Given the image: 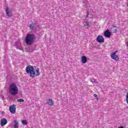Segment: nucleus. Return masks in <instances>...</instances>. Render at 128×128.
Wrapping results in <instances>:
<instances>
[{"mask_svg": "<svg viewBox=\"0 0 128 128\" xmlns=\"http://www.w3.org/2000/svg\"><path fill=\"white\" fill-rule=\"evenodd\" d=\"M26 74L30 75V78H34L35 76H38L40 74V68L33 67L32 66H28L26 69Z\"/></svg>", "mask_w": 128, "mask_h": 128, "instance_id": "obj_1", "label": "nucleus"}, {"mask_svg": "<svg viewBox=\"0 0 128 128\" xmlns=\"http://www.w3.org/2000/svg\"><path fill=\"white\" fill-rule=\"evenodd\" d=\"M9 92L12 96H16L18 94V88L16 84L12 83L10 86Z\"/></svg>", "mask_w": 128, "mask_h": 128, "instance_id": "obj_2", "label": "nucleus"}, {"mask_svg": "<svg viewBox=\"0 0 128 128\" xmlns=\"http://www.w3.org/2000/svg\"><path fill=\"white\" fill-rule=\"evenodd\" d=\"M36 40V36L32 34H28L26 38V44H32Z\"/></svg>", "mask_w": 128, "mask_h": 128, "instance_id": "obj_3", "label": "nucleus"}, {"mask_svg": "<svg viewBox=\"0 0 128 128\" xmlns=\"http://www.w3.org/2000/svg\"><path fill=\"white\" fill-rule=\"evenodd\" d=\"M116 52H118V51H115L112 54H110V58H112V60H118L120 58H118V56L116 55Z\"/></svg>", "mask_w": 128, "mask_h": 128, "instance_id": "obj_4", "label": "nucleus"}, {"mask_svg": "<svg viewBox=\"0 0 128 128\" xmlns=\"http://www.w3.org/2000/svg\"><path fill=\"white\" fill-rule=\"evenodd\" d=\"M16 105L14 104L10 106L9 110L10 112H11V114H14V113L16 112Z\"/></svg>", "mask_w": 128, "mask_h": 128, "instance_id": "obj_5", "label": "nucleus"}, {"mask_svg": "<svg viewBox=\"0 0 128 128\" xmlns=\"http://www.w3.org/2000/svg\"><path fill=\"white\" fill-rule=\"evenodd\" d=\"M96 40V42H104V37H102V36L99 35L98 36Z\"/></svg>", "mask_w": 128, "mask_h": 128, "instance_id": "obj_6", "label": "nucleus"}, {"mask_svg": "<svg viewBox=\"0 0 128 128\" xmlns=\"http://www.w3.org/2000/svg\"><path fill=\"white\" fill-rule=\"evenodd\" d=\"M8 124V120H6V118H3L1 119L0 120V126H4L6 124Z\"/></svg>", "mask_w": 128, "mask_h": 128, "instance_id": "obj_7", "label": "nucleus"}, {"mask_svg": "<svg viewBox=\"0 0 128 128\" xmlns=\"http://www.w3.org/2000/svg\"><path fill=\"white\" fill-rule=\"evenodd\" d=\"M6 14H7L8 16H12V11L10 10V8H8V7L6 8Z\"/></svg>", "mask_w": 128, "mask_h": 128, "instance_id": "obj_8", "label": "nucleus"}, {"mask_svg": "<svg viewBox=\"0 0 128 128\" xmlns=\"http://www.w3.org/2000/svg\"><path fill=\"white\" fill-rule=\"evenodd\" d=\"M104 36L106 38H110V36H112V34L108 30H106L104 32Z\"/></svg>", "mask_w": 128, "mask_h": 128, "instance_id": "obj_9", "label": "nucleus"}, {"mask_svg": "<svg viewBox=\"0 0 128 128\" xmlns=\"http://www.w3.org/2000/svg\"><path fill=\"white\" fill-rule=\"evenodd\" d=\"M46 104H48V106H54V100H52V98H49Z\"/></svg>", "mask_w": 128, "mask_h": 128, "instance_id": "obj_10", "label": "nucleus"}, {"mask_svg": "<svg viewBox=\"0 0 128 128\" xmlns=\"http://www.w3.org/2000/svg\"><path fill=\"white\" fill-rule=\"evenodd\" d=\"M81 62L82 64H86L88 62V58H86V56H82L81 58Z\"/></svg>", "mask_w": 128, "mask_h": 128, "instance_id": "obj_11", "label": "nucleus"}, {"mask_svg": "<svg viewBox=\"0 0 128 128\" xmlns=\"http://www.w3.org/2000/svg\"><path fill=\"white\" fill-rule=\"evenodd\" d=\"M14 128H18V122L16 120H14Z\"/></svg>", "mask_w": 128, "mask_h": 128, "instance_id": "obj_12", "label": "nucleus"}, {"mask_svg": "<svg viewBox=\"0 0 128 128\" xmlns=\"http://www.w3.org/2000/svg\"><path fill=\"white\" fill-rule=\"evenodd\" d=\"M34 26H36L35 23H32L30 26V30H34Z\"/></svg>", "mask_w": 128, "mask_h": 128, "instance_id": "obj_13", "label": "nucleus"}, {"mask_svg": "<svg viewBox=\"0 0 128 128\" xmlns=\"http://www.w3.org/2000/svg\"><path fill=\"white\" fill-rule=\"evenodd\" d=\"M18 102H24V99L22 98H20V99H18L17 100Z\"/></svg>", "mask_w": 128, "mask_h": 128, "instance_id": "obj_14", "label": "nucleus"}, {"mask_svg": "<svg viewBox=\"0 0 128 128\" xmlns=\"http://www.w3.org/2000/svg\"><path fill=\"white\" fill-rule=\"evenodd\" d=\"M22 124L26 125L28 124V122H26V120H22Z\"/></svg>", "mask_w": 128, "mask_h": 128, "instance_id": "obj_15", "label": "nucleus"}, {"mask_svg": "<svg viewBox=\"0 0 128 128\" xmlns=\"http://www.w3.org/2000/svg\"><path fill=\"white\" fill-rule=\"evenodd\" d=\"M84 26H90V22L88 21H86Z\"/></svg>", "mask_w": 128, "mask_h": 128, "instance_id": "obj_16", "label": "nucleus"}, {"mask_svg": "<svg viewBox=\"0 0 128 128\" xmlns=\"http://www.w3.org/2000/svg\"><path fill=\"white\" fill-rule=\"evenodd\" d=\"M91 82H96L94 79H90Z\"/></svg>", "mask_w": 128, "mask_h": 128, "instance_id": "obj_17", "label": "nucleus"}, {"mask_svg": "<svg viewBox=\"0 0 128 128\" xmlns=\"http://www.w3.org/2000/svg\"><path fill=\"white\" fill-rule=\"evenodd\" d=\"M83 2L84 4H86V2H88V0H83Z\"/></svg>", "mask_w": 128, "mask_h": 128, "instance_id": "obj_18", "label": "nucleus"}, {"mask_svg": "<svg viewBox=\"0 0 128 128\" xmlns=\"http://www.w3.org/2000/svg\"><path fill=\"white\" fill-rule=\"evenodd\" d=\"M94 98H98V95L96 94H94Z\"/></svg>", "mask_w": 128, "mask_h": 128, "instance_id": "obj_19", "label": "nucleus"}, {"mask_svg": "<svg viewBox=\"0 0 128 128\" xmlns=\"http://www.w3.org/2000/svg\"><path fill=\"white\" fill-rule=\"evenodd\" d=\"M88 4H86V5L85 6V7L88 8Z\"/></svg>", "mask_w": 128, "mask_h": 128, "instance_id": "obj_20", "label": "nucleus"}, {"mask_svg": "<svg viewBox=\"0 0 128 128\" xmlns=\"http://www.w3.org/2000/svg\"><path fill=\"white\" fill-rule=\"evenodd\" d=\"M88 13H87V15H86V18H88Z\"/></svg>", "mask_w": 128, "mask_h": 128, "instance_id": "obj_21", "label": "nucleus"}, {"mask_svg": "<svg viewBox=\"0 0 128 128\" xmlns=\"http://www.w3.org/2000/svg\"><path fill=\"white\" fill-rule=\"evenodd\" d=\"M97 100H98V98H97Z\"/></svg>", "mask_w": 128, "mask_h": 128, "instance_id": "obj_22", "label": "nucleus"}, {"mask_svg": "<svg viewBox=\"0 0 128 128\" xmlns=\"http://www.w3.org/2000/svg\"><path fill=\"white\" fill-rule=\"evenodd\" d=\"M86 10H88V8H86Z\"/></svg>", "mask_w": 128, "mask_h": 128, "instance_id": "obj_23", "label": "nucleus"}]
</instances>
